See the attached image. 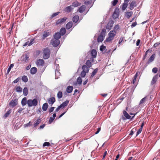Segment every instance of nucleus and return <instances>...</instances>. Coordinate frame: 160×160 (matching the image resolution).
Wrapping results in <instances>:
<instances>
[{"instance_id": "11", "label": "nucleus", "mask_w": 160, "mask_h": 160, "mask_svg": "<svg viewBox=\"0 0 160 160\" xmlns=\"http://www.w3.org/2000/svg\"><path fill=\"white\" fill-rule=\"evenodd\" d=\"M133 14V12L132 11L126 12L125 13V17L128 19L130 18Z\"/></svg>"}, {"instance_id": "54", "label": "nucleus", "mask_w": 160, "mask_h": 160, "mask_svg": "<svg viewBox=\"0 0 160 160\" xmlns=\"http://www.w3.org/2000/svg\"><path fill=\"white\" fill-rule=\"evenodd\" d=\"M50 145V144L49 142H45L43 144V146L45 147L46 146H49Z\"/></svg>"}, {"instance_id": "1", "label": "nucleus", "mask_w": 160, "mask_h": 160, "mask_svg": "<svg viewBox=\"0 0 160 160\" xmlns=\"http://www.w3.org/2000/svg\"><path fill=\"white\" fill-rule=\"evenodd\" d=\"M117 34L116 32L112 30L111 31L108 33V37L106 39L104 42H109L113 40Z\"/></svg>"}, {"instance_id": "9", "label": "nucleus", "mask_w": 160, "mask_h": 160, "mask_svg": "<svg viewBox=\"0 0 160 160\" xmlns=\"http://www.w3.org/2000/svg\"><path fill=\"white\" fill-rule=\"evenodd\" d=\"M91 54L92 57L90 59L92 61V62H93V58H95L97 56V53L96 50L95 49L92 50Z\"/></svg>"}, {"instance_id": "33", "label": "nucleus", "mask_w": 160, "mask_h": 160, "mask_svg": "<svg viewBox=\"0 0 160 160\" xmlns=\"http://www.w3.org/2000/svg\"><path fill=\"white\" fill-rule=\"evenodd\" d=\"M48 108V104L47 103H44L42 106V109L44 111H46L47 110Z\"/></svg>"}, {"instance_id": "52", "label": "nucleus", "mask_w": 160, "mask_h": 160, "mask_svg": "<svg viewBox=\"0 0 160 160\" xmlns=\"http://www.w3.org/2000/svg\"><path fill=\"white\" fill-rule=\"evenodd\" d=\"M160 44V42H157L155 43L153 45V46L152 47L153 48H155L156 47H157L158 45Z\"/></svg>"}, {"instance_id": "53", "label": "nucleus", "mask_w": 160, "mask_h": 160, "mask_svg": "<svg viewBox=\"0 0 160 160\" xmlns=\"http://www.w3.org/2000/svg\"><path fill=\"white\" fill-rule=\"evenodd\" d=\"M158 71V68H154L152 69V72H153L155 73H156Z\"/></svg>"}, {"instance_id": "31", "label": "nucleus", "mask_w": 160, "mask_h": 160, "mask_svg": "<svg viewBox=\"0 0 160 160\" xmlns=\"http://www.w3.org/2000/svg\"><path fill=\"white\" fill-rule=\"evenodd\" d=\"M157 75L155 76L151 81V84L152 85L154 84L157 81Z\"/></svg>"}, {"instance_id": "25", "label": "nucleus", "mask_w": 160, "mask_h": 160, "mask_svg": "<svg viewBox=\"0 0 160 160\" xmlns=\"http://www.w3.org/2000/svg\"><path fill=\"white\" fill-rule=\"evenodd\" d=\"M66 32V30L65 28H62L60 31V32H59L60 33L61 36H63L64 35Z\"/></svg>"}, {"instance_id": "32", "label": "nucleus", "mask_w": 160, "mask_h": 160, "mask_svg": "<svg viewBox=\"0 0 160 160\" xmlns=\"http://www.w3.org/2000/svg\"><path fill=\"white\" fill-rule=\"evenodd\" d=\"M128 3L126 2H124L122 6V9L123 11H124L125 10L128 6Z\"/></svg>"}, {"instance_id": "62", "label": "nucleus", "mask_w": 160, "mask_h": 160, "mask_svg": "<svg viewBox=\"0 0 160 160\" xmlns=\"http://www.w3.org/2000/svg\"><path fill=\"white\" fill-rule=\"evenodd\" d=\"M54 118L52 117H51L49 121V123H51L54 120Z\"/></svg>"}, {"instance_id": "37", "label": "nucleus", "mask_w": 160, "mask_h": 160, "mask_svg": "<svg viewBox=\"0 0 160 160\" xmlns=\"http://www.w3.org/2000/svg\"><path fill=\"white\" fill-rule=\"evenodd\" d=\"M98 70V68L95 69L92 73L91 77L92 78H93L94 76L96 74Z\"/></svg>"}, {"instance_id": "29", "label": "nucleus", "mask_w": 160, "mask_h": 160, "mask_svg": "<svg viewBox=\"0 0 160 160\" xmlns=\"http://www.w3.org/2000/svg\"><path fill=\"white\" fill-rule=\"evenodd\" d=\"M73 90V87L72 86H68L66 89L67 92L68 93H70Z\"/></svg>"}, {"instance_id": "60", "label": "nucleus", "mask_w": 160, "mask_h": 160, "mask_svg": "<svg viewBox=\"0 0 160 160\" xmlns=\"http://www.w3.org/2000/svg\"><path fill=\"white\" fill-rule=\"evenodd\" d=\"M152 52L151 49H149L148 50L145 52V55H146L148 52L151 53Z\"/></svg>"}, {"instance_id": "48", "label": "nucleus", "mask_w": 160, "mask_h": 160, "mask_svg": "<svg viewBox=\"0 0 160 160\" xmlns=\"http://www.w3.org/2000/svg\"><path fill=\"white\" fill-rule=\"evenodd\" d=\"M124 39V38L123 37H121L120 38V39L119 42H118V44H119V45H118L119 47L120 46V44H121L122 42H123Z\"/></svg>"}, {"instance_id": "57", "label": "nucleus", "mask_w": 160, "mask_h": 160, "mask_svg": "<svg viewBox=\"0 0 160 160\" xmlns=\"http://www.w3.org/2000/svg\"><path fill=\"white\" fill-rule=\"evenodd\" d=\"M54 107H51L49 110V112L50 113H51V112H52L54 110Z\"/></svg>"}, {"instance_id": "45", "label": "nucleus", "mask_w": 160, "mask_h": 160, "mask_svg": "<svg viewBox=\"0 0 160 160\" xmlns=\"http://www.w3.org/2000/svg\"><path fill=\"white\" fill-rule=\"evenodd\" d=\"M14 66V64H12L10 65L7 71V73H8L11 70V68L13 67Z\"/></svg>"}, {"instance_id": "20", "label": "nucleus", "mask_w": 160, "mask_h": 160, "mask_svg": "<svg viewBox=\"0 0 160 160\" xmlns=\"http://www.w3.org/2000/svg\"><path fill=\"white\" fill-rule=\"evenodd\" d=\"M30 71L31 74H34L37 72V69L36 68L33 67L31 69Z\"/></svg>"}, {"instance_id": "39", "label": "nucleus", "mask_w": 160, "mask_h": 160, "mask_svg": "<svg viewBox=\"0 0 160 160\" xmlns=\"http://www.w3.org/2000/svg\"><path fill=\"white\" fill-rule=\"evenodd\" d=\"M119 28V25L118 24L116 25L114 27V29L112 30V31H114L115 32H116L117 33V31L118 30Z\"/></svg>"}, {"instance_id": "63", "label": "nucleus", "mask_w": 160, "mask_h": 160, "mask_svg": "<svg viewBox=\"0 0 160 160\" xmlns=\"http://www.w3.org/2000/svg\"><path fill=\"white\" fill-rule=\"evenodd\" d=\"M29 41L27 42L23 45V46L25 47L27 45L29 46Z\"/></svg>"}, {"instance_id": "46", "label": "nucleus", "mask_w": 160, "mask_h": 160, "mask_svg": "<svg viewBox=\"0 0 160 160\" xmlns=\"http://www.w3.org/2000/svg\"><path fill=\"white\" fill-rule=\"evenodd\" d=\"M60 13V12H56L53 13L52 15L51 16V18L52 19L53 18H54V17H55V16H56L58 15Z\"/></svg>"}, {"instance_id": "55", "label": "nucleus", "mask_w": 160, "mask_h": 160, "mask_svg": "<svg viewBox=\"0 0 160 160\" xmlns=\"http://www.w3.org/2000/svg\"><path fill=\"white\" fill-rule=\"evenodd\" d=\"M20 80V78H17L15 80H14L13 82L14 83H17Z\"/></svg>"}, {"instance_id": "59", "label": "nucleus", "mask_w": 160, "mask_h": 160, "mask_svg": "<svg viewBox=\"0 0 160 160\" xmlns=\"http://www.w3.org/2000/svg\"><path fill=\"white\" fill-rule=\"evenodd\" d=\"M13 26H12L10 30H9V32H8L7 33V35L9 36V37L10 36V34L11 33H12V28Z\"/></svg>"}, {"instance_id": "19", "label": "nucleus", "mask_w": 160, "mask_h": 160, "mask_svg": "<svg viewBox=\"0 0 160 160\" xmlns=\"http://www.w3.org/2000/svg\"><path fill=\"white\" fill-rule=\"evenodd\" d=\"M148 97L146 96L141 100V106L142 104H144L148 101Z\"/></svg>"}, {"instance_id": "43", "label": "nucleus", "mask_w": 160, "mask_h": 160, "mask_svg": "<svg viewBox=\"0 0 160 160\" xmlns=\"http://www.w3.org/2000/svg\"><path fill=\"white\" fill-rule=\"evenodd\" d=\"M62 96V92L59 91L57 94V97L59 99L61 98Z\"/></svg>"}, {"instance_id": "61", "label": "nucleus", "mask_w": 160, "mask_h": 160, "mask_svg": "<svg viewBox=\"0 0 160 160\" xmlns=\"http://www.w3.org/2000/svg\"><path fill=\"white\" fill-rule=\"evenodd\" d=\"M135 130H136V129H134V128L132 129V130L131 131V132H130V133L129 134V135H132L133 134Z\"/></svg>"}, {"instance_id": "14", "label": "nucleus", "mask_w": 160, "mask_h": 160, "mask_svg": "<svg viewBox=\"0 0 160 160\" xmlns=\"http://www.w3.org/2000/svg\"><path fill=\"white\" fill-rule=\"evenodd\" d=\"M49 35V32L48 30L45 31L44 32V33L42 35V40L44 39L46 37L48 36Z\"/></svg>"}, {"instance_id": "44", "label": "nucleus", "mask_w": 160, "mask_h": 160, "mask_svg": "<svg viewBox=\"0 0 160 160\" xmlns=\"http://www.w3.org/2000/svg\"><path fill=\"white\" fill-rule=\"evenodd\" d=\"M11 112L10 110L8 111L4 115V118H6L8 117L9 115L11 113Z\"/></svg>"}, {"instance_id": "6", "label": "nucleus", "mask_w": 160, "mask_h": 160, "mask_svg": "<svg viewBox=\"0 0 160 160\" xmlns=\"http://www.w3.org/2000/svg\"><path fill=\"white\" fill-rule=\"evenodd\" d=\"M119 15V9L118 8H116L112 15L114 19L118 18Z\"/></svg>"}, {"instance_id": "10", "label": "nucleus", "mask_w": 160, "mask_h": 160, "mask_svg": "<svg viewBox=\"0 0 160 160\" xmlns=\"http://www.w3.org/2000/svg\"><path fill=\"white\" fill-rule=\"evenodd\" d=\"M44 61L43 59H39L38 60L36 63V64L38 66H43L44 64Z\"/></svg>"}, {"instance_id": "15", "label": "nucleus", "mask_w": 160, "mask_h": 160, "mask_svg": "<svg viewBox=\"0 0 160 160\" xmlns=\"http://www.w3.org/2000/svg\"><path fill=\"white\" fill-rule=\"evenodd\" d=\"M136 6V2L135 1H132L130 4L129 7L130 9L131 10H132Z\"/></svg>"}, {"instance_id": "5", "label": "nucleus", "mask_w": 160, "mask_h": 160, "mask_svg": "<svg viewBox=\"0 0 160 160\" xmlns=\"http://www.w3.org/2000/svg\"><path fill=\"white\" fill-rule=\"evenodd\" d=\"M51 42L52 43V45L54 47H57L60 43V42L58 39H52L51 41Z\"/></svg>"}, {"instance_id": "36", "label": "nucleus", "mask_w": 160, "mask_h": 160, "mask_svg": "<svg viewBox=\"0 0 160 160\" xmlns=\"http://www.w3.org/2000/svg\"><path fill=\"white\" fill-rule=\"evenodd\" d=\"M155 54H153L149 58L148 61L150 62H151L153 61L155 59Z\"/></svg>"}, {"instance_id": "22", "label": "nucleus", "mask_w": 160, "mask_h": 160, "mask_svg": "<svg viewBox=\"0 0 160 160\" xmlns=\"http://www.w3.org/2000/svg\"><path fill=\"white\" fill-rule=\"evenodd\" d=\"M69 101L66 100L61 104L60 106L61 108H64L65 106H67L69 103Z\"/></svg>"}, {"instance_id": "24", "label": "nucleus", "mask_w": 160, "mask_h": 160, "mask_svg": "<svg viewBox=\"0 0 160 160\" xmlns=\"http://www.w3.org/2000/svg\"><path fill=\"white\" fill-rule=\"evenodd\" d=\"M81 5V3L78 2L77 1H76L73 2L72 4V7H77L80 6Z\"/></svg>"}, {"instance_id": "58", "label": "nucleus", "mask_w": 160, "mask_h": 160, "mask_svg": "<svg viewBox=\"0 0 160 160\" xmlns=\"http://www.w3.org/2000/svg\"><path fill=\"white\" fill-rule=\"evenodd\" d=\"M31 125L32 124H31V122L30 121L28 123L24 124V125L25 126V127H26L31 126Z\"/></svg>"}, {"instance_id": "64", "label": "nucleus", "mask_w": 160, "mask_h": 160, "mask_svg": "<svg viewBox=\"0 0 160 160\" xmlns=\"http://www.w3.org/2000/svg\"><path fill=\"white\" fill-rule=\"evenodd\" d=\"M107 154V151H105L104 153V154L103 155V156L102 158V159H104L105 158V157L106 156Z\"/></svg>"}, {"instance_id": "17", "label": "nucleus", "mask_w": 160, "mask_h": 160, "mask_svg": "<svg viewBox=\"0 0 160 160\" xmlns=\"http://www.w3.org/2000/svg\"><path fill=\"white\" fill-rule=\"evenodd\" d=\"M61 34L59 32H57L54 35L53 38L59 40L61 38Z\"/></svg>"}, {"instance_id": "38", "label": "nucleus", "mask_w": 160, "mask_h": 160, "mask_svg": "<svg viewBox=\"0 0 160 160\" xmlns=\"http://www.w3.org/2000/svg\"><path fill=\"white\" fill-rule=\"evenodd\" d=\"M41 122V119L38 118L37 121L35 122L34 123V126L36 127Z\"/></svg>"}, {"instance_id": "47", "label": "nucleus", "mask_w": 160, "mask_h": 160, "mask_svg": "<svg viewBox=\"0 0 160 160\" xmlns=\"http://www.w3.org/2000/svg\"><path fill=\"white\" fill-rule=\"evenodd\" d=\"M77 82L78 84H80L82 83V79L80 77L78 78L77 79Z\"/></svg>"}, {"instance_id": "35", "label": "nucleus", "mask_w": 160, "mask_h": 160, "mask_svg": "<svg viewBox=\"0 0 160 160\" xmlns=\"http://www.w3.org/2000/svg\"><path fill=\"white\" fill-rule=\"evenodd\" d=\"M15 90L17 92H21L22 91V88L19 86H16Z\"/></svg>"}, {"instance_id": "4", "label": "nucleus", "mask_w": 160, "mask_h": 160, "mask_svg": "<svg viewBox=\"0 0 160 160\" xmlns=\"http://www.w3.org/2000/svg\"><path fill=\"white\" fill-rule=\"evenodd\" d=\"M67 19L66 17H64L62 18H60L57 20L56 22V25H58L63 23Z\"/></svg>"}, {"instance_id": "28", "label": "nucleus", "mask_w": 160, "mask_h": 160, "mask_svg": "<svg viewBox=\"0 0 160 160\" xmlns=\"http://www.w3.org/2000/svg\"><path fill=\"white\" fill-rule=\"evenodd\" d=\"M123 114L124 116L127 119H130L131 118V116H130L125 111H123Z\"/></svg>"}, {"instance_id": "16", "label": "nucleus", "mask_w": 160, "mask_h": 160, "mask_svg": "<svg viewBox=\"0 0 160 160\" xmlns=\"http://www.w3.org/2000/svg\"><path fill=\"white\" fill-rule=\"evenodd\" d=\"M86 6L85 5H82L78 9V11L80 13L83 12L85 10Z\"/></svg>"}, {"instance_id": "3", "label": "nucleus", "mask_w": 160, "mask_h": 160, "mask_svg": "<svg viewBox=\"0 0 160 160\" xmlns=\"http://www.w3.org/2000/svg\"><path fill=\"white\" fill-rule=\"evenodd\" d=\"M50 50L48 48H44L43 50V57L45 59L48 58L50 57Z\"/></svg>"}, {"instance_id": "23", "label": "nucleus", "mask_w": 160, "mask_h": 160, "mask_svg": "<svg viewBox=\"0 0 160 160\" xmlns=\"http://www.w3.org/2000/svg\"><path fill=\"white\" fill-rule=\"evenodd\" d=\"M72 26V22H70L67 23L66 25V28L67 29H70Z\"/></svg>"}, {"instance_id": "40", "label": "nucleus", "mask_w": 160, "mask_h": 160, "mask_svg": "<svg viewBox=\"0 0 160 160\" xmlns=\"http://www.w3.org/2000/svg\"><path fill=\"white\" fill-rule=\"evenodd\" d=\"M138 73H139V74H140V72H137V73H136V74H135V75L134 78L132 80V83L133 84H134L135 83V82L136 81V79L137 78V77L138 75Z\"/></svg>"}, {"instance_id": "12", "label": "nucleus", "mask_w": 160, "mask_h": 160, "mask_svg": "<svg viewBox=\"0 0 160 160\" xmlns=\"http://www.w3.org/2000/svg\"><path fill=\"white\" fill-rule=\"evenodd\" d=\"M73 8L72 7V6L70 5L64 9V11L65 12L69 13L73 9Z\"/></svg>"}, {"instance_id": "2", "label": "nucleus", "mask_w": 160, "mask_h": 160, "mask_svg": "<svg viewBox=\"0 0 160 160\" xmlns=\"http://www.w3.org/2000/svg\"><path fill=\"white\" fill-rule=\"evenodd\" d=\"M38 103V100L36 98H34L33 100L29 99L27 101V103L29 107H31L33 106H36L37 105Z\"/></svg>"}, {"instance_id": "42", "label": "nucleus", "mask_w": 160, "mask_h": 160, "mask_svg": "<svg viewBox=\"0 0 160 160\" xmlns=\"http://www.w3.org/2000/svg\"><path fill=\"white\" fill-rule=\"evenodd\" d=\"M86 64V66H87L88 68H90L91 66V62L90 60H88L87 61Z\"/></svg>"}, {"instance_id": "26", "label": "nucleus", "mask_w": 160, "mask_h": 160, "mask_svg": "<svg viewBox=\"0 0 160 160\" xmlns=\"http://www.w3.org/2000/svg\"><path fill=\"white\" fill-rule=\"evenodd\" d=\"M23 94L25 96H26L28 94V89L27 87H25L23 90Z\"/></svg>"}, {"instance_id": "30", "label": "nucleus", "mask_w": 160, "mask_h": 160, "mask_svg": "<svg viewBox=\"0 0 160 160\" xmlns=\"http://www.w3.org/2000/svg\"><path fill=\"white\" fill-rule=\"evenodd\" d=\"M27 98H24L22 100L21 104L22 106H25L26 105L27 103Z\"/></svg>"}, {"instance_id": "34", "label": "nucleus", "mask_w": 160, "mask_h": 160, "mask_svg": "<svg viewBox=\"0 0 160 160\" xmlns=\"http://www.w3.org/2000/svg\"><path fill=\"white\" fill-rule=\"evenodd\" d=\"M88 68V67L86 65H83L82 67L83 71L88 72L89 70Z\"/></svg>"}, {"instance_id": "41", "label": "nucleus", "mask_w": 160, "mask_h": 160, "mask_svg": "<svg viewBox=\"0 0 160 160\" xmlns=\"http://www.w3.org/2000/svg\"><path fill=\"white\" fill-rule=\"evenodd\" d=\"M22 80L25 82H26L28 81V78L26 76H23L22 78Z\"/></svg>"}, {"instance_id": "13", "label": "nucleus", "mask_w": 160, "mask_h": 160, "mask_svg": "<svg viewBox=\"0 0 160 160\" xmlns=\"http://www.w3.org/2000/svg\"><path fill=\"white\" fill-rule=\"evenodd\" d=\"M55 101V99L54 97H52L49 98L48 100V102L49 104L52 105Z\"/></svg>"}, {"instance_id": "27", "label": "nucleus", "mask_w": 160, "mask_h": 160, "mask_svg": "<svg viewBox=\"0 0 160 160\" xmlns=\"http://www.w3.org/2000/svg\"><path fill=\"white\" fill-rule=\"evenodd\" d=\"M100 50L102 52H103V53L108 52H106V47L103 45H102L100 46Z\"/></svg>"}, {"instance_id": "8", "label": "nucleus", "mask_w": 160, "mask_h": 160, "mask_svg": "<svg viewBox=\"0 0 160 160\" xmlns=\"http://www.w3.org/2000/svg\"><path fill=\"white\" fill-rule=\"evenodd\" d=\"M114 22L112 20H111L107 24L106 28L107 29L111 30L113 26Z\"/></svg>"}, {"instance_id": "51", "label": "nucleus", "mask_w": 160, "mask_h": 160, "mask_svg": "<svg viewBox=\"0 0 160 160\" xmlns=\"http://www.w3.org/2000/svg\"><path fill=\"white\" fill-rule=\"evenodd\" d=\"M118 2V0H114L111 3L113 6H115L116 5Z\"/></svg>"}, {"instance_id": "18", "label": "nucleus", "mask_w": 160, "mask_h": 160, "mask_svg": "<svg viewBox=\"0 0 160 160\" xmlns=\"http://www.w3.org/2000/svg\"><path fill=\"white\" fill-rule=\"evenodd\" d=\"M102 32L98 38L97 40L98 42H102L104 39V37L102 35Z\"/></svg>"}, {"instance_id": "50", "label": "nucleus", "mask_w": 160, "mask_h": 160, "mask_svg": "<svg viewBox=\"0 0 160 160\" xmlns=\"http://www.w3.org/2000/svg\"><path fill=\"white\" fill-rule=\"evenodd\" d=\"M86 73L87 72L85 71H82L81 74V76L82 77H84L85 76Z\"/></svg>"}, {"instance_id": "49", "label": "nucleus", "mask_w": 160, "mask_h": 160, "mask_svg": "<svg viewBox=\"0 0 160 160\" xmlns=\"http://www.w3.org/2000/svg\"><path fill=\"white\" fill-rule=\"evenodd\" d=\"M29 57L27 54H25L24 56V61L25 62H27L29 60Z\"/></svg>"}, {"instance_id": "21", "label": "nucleus", "mask_w": 160, "mask_h": 160, "mask_svg": "<svg viewBox=\"0 0 160 160\" xmlns=\"http://www.w3.org/2000/svg\"><path fill=\"white\" fill-rule=\"evenodd\" d=\"M79 19V17L78 15L75 16L72 18V21L73 23H76L78 22Z\"/></svg>"}, {"instance_id": "56", "label": "nucleus", "mask_w": 160, "mask_h": 160, "mask_svg": "<svg viewBox=\"0 0 160 160\" xmlns=\"http://www.w3.org/2000/svg\"><path fill=\"white\" fill-rule=\"evenodd\" d=\"M34 39H32L31 40L30 42H29V46L31 45H32L34 43Z\"/></svg>"}, {"instance_id": "7", "label": "nucleus", "mask_w": 160, "mask_h": 160, "mask_svg": "<svg viewBox=\"0 0 160 160\" xmlns=\"http://www.w3.org/2000/svg\"><path fill=\"white\" fill-rule=\"evenodd\" d=\"M18 104V99H15L14 100H12L9 103L10 106L12 107L16 106Z\"/></svg>"}]
</instances>
